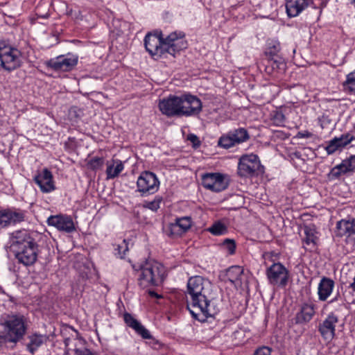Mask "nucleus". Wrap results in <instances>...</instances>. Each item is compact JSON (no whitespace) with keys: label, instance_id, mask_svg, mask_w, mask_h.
<instances>
[{"label":"nucleus","instance_id":"nucleus-31","mask_svg":"<svg viewBox=\"0 0 355 355\" xmlns=\"http://www.w3.org/2000/svg\"><path fill=\"white\" fill-rule=\"evenodd\" d=\"M304 232L305 238L304 241L305 244L311 247V249L314 248L316 244L317 236L316 230L314 225H308L304 227Z\"/></svg>","mask_w":355,"mask_h":355},{"label":"nucleus","instance_id":"nucleus-12","mask_svg":"<svg viewBox=\"0 0 355 355\" xmlns=\"http://www.w3.org/2000/svg\"><path fill=\"white\" fill-rule=\"evenodd\" d=\"M159 182L152 172H143L138 178L137 182V191L142 194H153L155 193L159 188Z\"/></svg>","mask_w":355,"mask_h":355},{"label":"nucleus","instance_id":"nucleus-9","mask_svg":"<svg viewBox=\"0 0 355 355\" xmlns=\"http://www.w3.org/2000/svg\"><path fill=\"white\" fill-rule=\"evenodd\" d=\"M144 44L146 51L155 60H157L164 54V35L162 32L159 33H148L144 39Z\"/></svg>","mask_w":355,"mask_h":355},{"label":"nucleus","instance_id":"nucleus-25","mask_svg":"<svg viewBox=\"0 0 355 355\" xmlns=\"http://www.w3.org/2000/svg\"><path fill=\"white\" fill-rule=\"evenodd\" d=\"M124 321L125 324L133 329L138 334L144 339H150L151 335L148 329H146L138 320H137L130 313L124 314Z\"/></svg>","mask_w":355,"mask_h":355},{"label":"nucleus","instance_id":"nucleus-46","mask_svg":"<svg viewBox=\"0 0 355 355\" xmlns=\"http://www.w3.org/2000/svg\"><path fill=\"white\" fill-rule=\"evenodd\" d=\"M312 133L306 130L303 132H299L297 133V137L299 138H310L312 137Z\"/></svg>","mask_w":355,"mask_h":355},{"label":"nucleus","instance_id":"nucleus-2","mask_svg":"<svg viewBox=\"0 0 355 355\" xmlns=\"http://www.w3.org/2000/svg\"><path fill=\"white\" fill-rule=\"evenodd\" d=\"M10 247L18 261L24 265H31L37 260V244L26 230L12 234Z\"/></svg>","mask_w":355,"mask_h":355},{"label":"nucleus","instance_id":"nucleus-1","mask_svg":"<svg viewBox=\"0 0 355 355\" xmlns=\"http://www.w3.org/2000/svg\"><path fill=\"white\" fill-rule=\"evenodd\" d=\"M213 286L207 279L200 276L189 278L187 282V297L190 298L188 302V309L196 318L202 313L205 317H214L218 309L213 304L211 300Z\"/></svg>","mask_w":355,"mask_h":355},{"label":"nucleus","instance_id":"nucleus-26","mask_svg":"<svg viewBox=\"0 0 355 355\" xmlns=\"http://www.w3.org/2000/svg\"><path fill=\"white\" fill-rule=\"evenodd\" d=\"M243 275V269L242 267L239 266H232L227 270V280L229 281L235 287H241L242 286Z\"/></svg>","mask_w":355,"mask_h":355},{"label":"nucleus","instance_id":"nucleus-11","mask_svg":"<svg viewBox=\"0 0 355 355\" xmlns=\"http://www.w3.org/2000/svg\"><path fill=\"white\" fill-rule=\"evenodd\" d=\"M249 138L250 135L247 130L239 128L220 137L218 144L224 148H230L236 144L246 141Z\"/></svg>","mask_w":355,"mask_h":355},{"label":"nucleus","instance_id":"nucleus-7","mask_svg":"<svg viewBox=\"0 0 355 355\" xmlns=\"http://www.w3.org/2000/svg\"><path fill=\"white\" fill-rule=\"evenodd\" d=\"M187 47V42L184 39V34L182 32H173L168 36L164 37V54H170L175 55L176 52H179Z\"/></svg>","mask_w":355,"mask_h":355},{"label":"nucleus","instance_id":"nucleus-18","mask_svg":"<svg viewBox=\"0 0 355 355\" xmlns=\"http://www.w3.org/2000/svg\"><path fill=\"white\" fill-rule=\"evenodd\" d=\"M35 182L43 193H50L55 189L53 175L48 168H44L34 178Z\"/></svg>","mask_w":355,"mask_h":355},{"label":"nucleus","instance_id":"nucleus-6","mask_svg":"<svg viewBox=\"0 0 355 355\" xmlns=\"http://www.w3.org/2000/svg\"><path fill=\"white\" fill-rule=\"evenodd\" d=\"M263 170L259 157L254 154L242 155L238 164V174L241 177H252Z\"/></svg>","mask_w":355,"mask_h":355},{"label":"nucleus","instance_id":"nucleus-34","mask_svg":"<svg viewBox=\"0 0 355 355\" xmlns=\"http://www.w3.org/2000/svg\"><path fill=\"white\" fill-rule=\"evenodd\" d=\"M347 172L343 168L341 164L335 166L331 168L329 173L328 174V178L329 180H336L338 179L341 175L347 174Z\"/></svg>","mask_w":355,"mask_h":355},{"label":"nucleus","instance_id":"nucleus-48","mask_svg":"<svg viewBox=\"0 0 355 355\" xmlns=\"http://www.w3.org/2000/svg\"><path fill=\"white\" fill-rule=\"evenodd\" d=\"M42 17H44V18H47V17H49V14H48V13H46L45 15H44V16H42Z\"/></svg>","mask_w":355,"mask_h":355},{"label":"nucleus","instance_id":"nucleus-8","mask_svg":"<svg viewBox=\"0 0 355 355\" xmlns=\"http://www.w3.org/2000/svg\"><path fill=\"white\" fill-rule=\"evenodd\" d=\"M78 60V55L68 53L49 60L46 66L56 71H70L77 65Z\"/></svg>","mask_w":355,"mask_h":355},{"label":"nucleus","instance_id":"nucleus-30","mask_svg":"<svg viewBox=\"0 0 355 355\" xmlns=\"http://www.w3.org/2000/svg\"><path fill=\"white\" fill-rule=\"evenodd\" d=\"M107 179H113L119 175L123 170V164L120 160H112L111 162L107 163Z\"/></svg>","mask_w":355,"mask_h":355},{"label":"nucleus","instance_id":"nucleus-24","mask_svg":"<svg viewBox=\"0 0 355 355\" xmlns=\"http://www.w3.org/2000/svg\"><path fill=\"white\" fill-rule=\"evenodd\" d=\"M310 0H287L286 3V13L288 17L297 16L309 4Z\"/></svg>","mask_w":355,"mask_h":355},{"label":"nucleus","instance_id":"nucleus-47","mask_svg":"<svg viewBox=\"0 0 355 355\" xmlns=\"http://www.w3.org/2000/svg\"><path fill=\"white\" fill-rule=\"evenodd\" d=\"M148 293L152 297H157V298L160 297V296L158 295V294H157L155 291H149Z\"/></svg>","mask_w":355,"mask_h":355},{"label":"nucleus","instance_id":"nucleus-28","mask_svg":"<svg viewBox=\"0 0 355 355\" xmlns=\"http://www.w3.org/2000/svg\"><path fill=\"white\" fill-rule=\"evenodd\" d=\"M263 65L266 72L268 74H272L279 70H284L285 67V63L282 59L276 60L273 58H268L263 60Z\"/></svg>","mask_w":355,"mask_h":355},{"label":"nucleus","instance_id":"nucleus-40","mask_svg":"<svg viewBox=\"0 0 355 355\" xmlns=\"http://www.w3.org/2000/svg\"><path fill=\"white\" fill-rule=\"evenodd\" d=\"M336 142V140H334V139L329 141L327 146L325 148V150L329 155L333 154L337 150L340 149Z\"/></svg>","mask_w":355,"mask_h":355},{"label":"nucleus","instance_id":"nucleus-17","mask_svg":"<svg viewBox=\"0 0 355 355\" xmlns=\"http://www.w3.org/2000/svg\"><path fill=\"white\" fill-rule=\"evenodd\" d=\"M47 223L50 226L56 227L60 231L68 233L72 232L76 230L72 218L68 216H51L47 219Z\"/></svg>","mask_w":355,"mask_h":355},{"label":"nucleus","instance_id":"nucleus-19","mask_svg":"<svg viewBox=\"0 0 355 355\" xmlns=\"http://www.w3.org/2000/svg\"><path fill=\"white\" fill-rule=\"evenodd\" d=\"M24 211L20 210H0V229L24 220Z\"/></svg>","mask_w":355,"mask_h":355},{"label":"nucleus","instance_id":"nucleus-42","mask_svg":"<svg viewBox=\"0 0 355 355\" xmlns=\"http://www.w3.org/2000/svg\"><path fill=\"white\" fill-rule=\"evenodd\" d=\"M160 198H155L154 200L146 202V207L152 211H157L159 208Z\"/></svg>","mask_w":355,"mask_h":355},{"label":"nucleus","instance_id":"nucleus-14","mask_svg":"<svg viewBox=\"0 0 355 355\" xmlns=\"http://www.w3.org/2000/svg\"><path fill=\"white\" fill-rule=\"evenodd\" d=\"M158 107L160 112L167 116H181L180 96L170 95L160 100Z\"/></svg>","mask_w":355,"mask_h":355},{"label":"nucleus","instance_id":"nucleus-15","mask_svg":"<svg viewBox=\"0 0 355 355\" xmlns=\"http://www.w3.org/2000/svg\"><path fill=\"white\" fill-rule=\"evenodd\" d=\"M202 185L207 189L219 192L227 187V183L220 173H206L202 177Z\"/></svg>","mask_w":355,"mask_h":355},{"label":"nucleus","instance_id":"nucleus-20","mask_svg":"<svg viewBox=\"0 0 355 355\" xmlns=\"http://www.w3.org/2000/svg\"><path fill=\"white\" fill-rule=\"evenodd\" d=\"M338 322V316L331 313L319 325V331L324 340H331L335 336V327Z\"/></svg>","mask_w":355,"mask_h":355},{"label":"nucleus","instance_id":"nucleus-21","mask_svg":"<svg viewBox=\"0 0 355 355\" xmlns=\"http://www.w3.org/2000/svg\"><path fill=\"white\" fill-rule=\"evenodd\" d=\"M191 226L190 217H182L177 218L175 222L168 225L167 234L172 237L181 236L186 232Z\"/></svg>","mask_w":355,"mask_h":355},{"label":"nucleus","instance_id":"nucleus-37","mask_svg":"<svg viewBox=\"0 0 355 355\" xmlns=\"http://www.w3.org/2000/svg\"><path fill=\"white\" fill-rule=\"evenodd\" d=\"M340 164L347 173L354 171L355 170V155H352L348 159L343 160Z\"/></svg>","mask_w":355,"mask_h":355},{"label":"nucleus","instance_id":"nucleus-3","mask_svg":"<svg viewBox=\"0 0 355 355\" xmlns=\"http://www.w3.org/2000/svg\"><path fill=\"white\" fill-rule=\"evenodd\" d=\"M164 267L155 261H148L140 266L138 284L142 288L159 286L164 281Z\"/></svg>","mask_w":355,"mask_h":355},{"label":"nucleus","instance_id":"nucleus-49","mask_svg":"<svg viewBox=\"0 0 355 355\" xmlns=\"http://www.w3.org/2000/svg\"><path fill=\"white\" fill-rule=\"evenodd\" d=\"M351 3L355 5V0H351Z\"/></svg>","mask_w":355,"mask_h":355},{"label":"nucleus","instance_id":"nucleus-44","mask_svg":"<svg viewBox=\"0 0 355 355\" xmlns=\"http://www.w3.org/2000/svg\"><path fill=\"white\" fill-rule=\"evenodd\" d=\"M271 349L268 347H262L257 349L254 355H270Z\"/></svg>","mask_w":355,"mask_h":355},{"label":"nucleus","instance_id":"nucleus-10","mask_svg":"<svg viewBox=\"0 0 355 355\" xmlns=\"http://www.w3.org/2000/svg\"><path fill=\"white\" fill-rule=\"evenodd\" d=\"M181 116H192L198 115L202 109L200 98L190 94L180 96Z\"/></svg>","mask_w":355,"mask_h":355},{"label":"nucleus","instance_id":"nucleus-41","mask_svg":"<svg viewBox=\"0 0 355 355\" xmlns=\"http://www.w3.org/2000/svg\"><path fill=\"white\" fill-rule=\"evenodd\" d=\"M128 250V248L125 241H123L121 245H118L117 248L115 249V250L117 251L116 254H118L120 258L123 257Z\"/></svg>","mask_w":355,"mask_h":355},{"label":"nucleus","instance_id":"nucleus-5","mask_svg":"<svg viewBox=\"0 0 355 355\" xmlns=\"http://www.w3.org/2000/svg\"><path fill=\"white\" fill-rule=\"evenodd\" d=\"M0 60L2 67L6 70H14L21 66V53L17 48L1 42Z\"/></svg>","mask_w":355,"mask_h":355},{"label":"nucleus","instance_id":"nucleus-4","mask_svg":"<svg viewBox=\"0 0 355 355\" xmlns=\"http://www.w3.org/2000/svg\"><path fill=\"white\" fill-rule=\"evenodd\" d=\"M6 330V338L8 342L16 343L25 335L28 324L24 315H8L3 322Z\"/></svg>","mask_w":355,"mask_h":355},{"label":"nucleus","instance_id":"nucleus-45","mask_svg":"<svg viewBox=\"0 0 355 355\" xmlns=\"http://www.w3.org/2000/svg\"><path fill=\"white\" fill-rule=\"evenodd\" d=\"M188 140H189L191 142H192L194 146L200 145V141L198 139V137L195 135H193V134L189 135Z\"/></svg>","mask_w":355,"mask_h":355},{"label":"nucleus","instance_id":"nucleus-43","mask_svg":"<svg viewBox=\"0 0 355 355\" xmlns=\"http://www.w3.org/2000/svg\"><path fill=\"white\" fill-rule=\"evenodd\" d=\"M271 45V44H269ZM280 50V45L279 43L273 44L272 46H269L268 51L266 53H269L270 55H275Z\"/></svg>","mask_w":355,"mask_h":355},{"label":"nucleus","instance_id":"nucleus-33","mask_svg":"<svg viewBox=\"0 0 355 355\" xmlns=\"http://www.w3.org/2000/svg\"><path fill=\"white\" fill-rule=\"evenodd\" d=\"M347 172L343 168L341 164L335 166L331 168L329 173L328 174V178L329 180H336L338 179L341 175L347 174Z\"/></svg>","mask_w":355,"mask_h":355},{"label":"nucleus","instance_id":"nucleus-13","mask_svg":"<svg viewBox=\"0 0 355 355\" xmlns=\"http://www.w3.org/2000/svg\"><path fill=\"white\" fill-rule=\"evenodd\" d=\"M269 282L275 286H284L288 279V272L280 263H273L266 270Z\"/></svg>","mask_w":355,"mask_h":355},{"label":"nucleus","instance_id":"nucleus-32","mask_svg":"<svg viewBox=\"0 0 355 355\" xmlns=\"http://www.w3.org/2000/svg\"><path fill=\"white\" fill-rule=\"evenodd\" d=\"M207 230L213 235H222L227 232V227L220 221H216Z\"/></svg>","mask_w":355,"mask_h":355},{"label":"nucleus","instance_id":"nucleus-35","mask_svg":"<svg viewBox=\"0 0 355 355\" xmlns=\"http://www.w3.org/2000/svg\"><path fill=\"white\" fill-rule=\"evenodd\" d=\"M353 136H352L350 134H345L342 135L339 137L334 138V140H336V144L340 148H342L348 145L353 140Z\"/></svg>","mask_w":355,"mask_h":355},{"label":"nucleus","instance_id":"nucleus-27","mask_svg":"<svg viewBox=\"0 0 355 355\" xmlns=\"http://www.w3.org/2000/svg\"><path fill=\"white\" fill-rule=\"evenodd\" d=\"M334 282L327 277H323L318 285V297L321 301H325L332 293Z\"/></svg>","mask_w":355,"mask_h":355},{"label":"nucleus","instance_id":"nucleus-39","mask_svg":"<svg viewBox=\"0 0 355 355\" xmlns=\"http://www.w3.org/2000/svg\"><path fill=\"white\" fill-rule=\"evenodd\" d=\"M223 245L230 254H233L235 252L236 244L234 240L227 239L223 241Z\"/></svg>","mask_w":355,"mask_h":355},{"label":"nucleus","instance_id":"nucleus-16","mask_svg":"<svg viewBox=\"0 0 355 355\" xmlns=\"http://www.w3.org/2000/svg\"><path fill=\"white\" fill-rule=\"evenodd\" d=\"M67 355H96L87 349L85 341L80 338H66L64 340Z\"/></svg>","mask_w":355,"mask_h":355},{"label":"nucleus","instance_id":"nucleus-23","mask_svg":"<svg viewBox=\"0 0 355 355\" xmlns=\"http://www.w3.org/2000/svg\"><path fill=\"white\" fill-rule=\"evenodd\" d=\"M336 236L350 237L355 236V220H341L336 224Z\"/></svg>","mask_w":355,"mask_h":355},{"label":"nucleus","instance_id":"nucleus-36","mask_svg":"<svg viewBox=\"0 0 355 355\" xmlns=\"http://www.w3.org/2000/svg\"><path fill=\"white\" fill-rule=\"evenodd\" d=\"M103 164L104 159L103 157H95L88 161L87 166L92 170H97L101 168Z\"/></svg>","mask_w":355,"mask_h":355},{"label":"nucleus","instance_id":"nucleus-29","mask_svg":"<svg viewBox=\"0 0 355 355\" xmlns=\"http://www.w3.org/2000/svg\"><path fill=\"white\" fill-rule=\"evenodd\" d=\"M27 349L33 354L46 340V337L41 334H31L28 336Z\"/></svg>","mask_w":355,"mask_h":355},{"label":"nucleus","instance_id":"nucleus-38","mask_svg":"<svg viewBox=\"0 0 355 355\" xmlns=\"http://www.w3.org/2000/svg\"><path fill=\"white\" fill-rule=\"evenodd\" d=\"M345 85L351 92L355 94V73L347 75Z\"/></svg>","mask_w":355,"mask_h":355},{"label":"nucleus","instance_id":"nucleus-22","mask_svg":"<svg viewBox=\"0 0 355 355\" xmlns=\"http://www.w3.org/2000/svg\"><path fill=\"white\" fill-rule=\"evenodd\" d=\"M315 315V305L313 303H304L299 312L297 313L295 320L297 324L309 322Z\"/></svg>","mask_w":355,"mask_h":355}]
</instances>
